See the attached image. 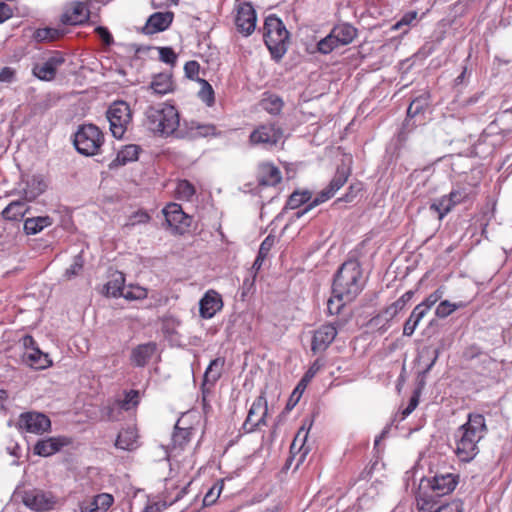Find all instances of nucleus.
<instances>
[{"label": "nucleus", "mask_w": 512, "mask_h": 512, "mask_svg": "<svg viewBox=\"0 0 512 512\" xmlns=\"http://www.w3.org/2000/svg\"><path fill=\"white\" fill-rule=\"evenodd\" d=\"M459 481L457 473H436L433 477L422 478L415 496L417 510L431 512L439 499L455 490Z\"/></svg>", "instance_id": "obj_1"}, {"label": "nucleus", "mask_w": 512, "mask_h": 512, "mask_svg": "<svg viewBox=\"0 0 512 512\" xmlns=\"http://www.w3.org/2000/svg\"><path fill=\"white\" fill-rule=\"evenodd\" d=\"M488 432L485 417L480 413H469L467 421L456 432L455 454L461 462L472 461L479 453L478 443Z\"/></svg>", "instance_id": "obj_2"}, {"label": "nucleus", "mask_w": 512, "mask_h": 512, "mask_svg": "<svg viewBox=\"0 0 512 512\" xmlns=\"http://www.w3.org/2000/svg\"><path fill=\"white\" fill-rule=\"evenodd\" d=\"M350 261L339 268L334 277L331 297L327 301L329 314L338 315L343 322L352 316V272Z\"/></svg>", "instance_id": "obj_3"}, {"label": "nucleus", "mask_w": 512, "mask_h": 512, "mask_svg": "<svg viewBox=\"0 0 512 512\" xmlns=\"http://www.w3.org/2000/svg\"><path fill=\"white\" fill-rule=\"evenodd\" d=\"M144 125L159 137H182L178 132L180 116L178 110L170 104L160 103L149 106L144 113Z\"/></svg>", "instance_id": "obj_4"}, {"label": "nucleus", "mask_w": 512, "mask_h": 512, "mask_svg": "<svg viewBox=\"0 0 512 512\" xmlns=\"http://www.w3.org/2000/svg\"><path fill=\"white\" fill-rule=\"evenodd\" d=\"M264 41L271 55L280 59L287 51L289 32L282 20L275 15H269L264 22Z\"/></svg>", "instance_id": "obj_5"}, {"label": "nucleus", "mask_w": 512, "mask_h": 512, "mask_svg": "<svg viewBox=\"0 0 512 512\" xmlns=\"http://www.w3.org/2000/svg\"><path fill=\"white\" fill-rule=\"evenodd\" d=\"M103 142V133L93 124L80 126L74 134V146L80 154L85 156L98 154Z\"/></svg>", "instance_id": "obj_6"}, {"label": "nucleus", "mask_w": 512, "mask_h": 512, "mask_svg": "<svg viewBox=\"0 0 512 512\" xmlns=\"http://www.w3.org/2000/svg\"><path fill=\"white\" fill-rule=\"evenodd\" d=\"M112 135L121 139L132 120L130 106L124 101H116L110 105L106 112Z\"/></svg>", "instance_id": "obj_7"}, {"label": "nucleus", "mask_w": 512, "mask_h": 512, "mask_svg": "<svg viewBox=\"0 0 512 512\" xmlns=\"http://www.w3.org/2000/svg\"><path fill=\"white\" fill-rule=\"evenodd\" d=\"M283 139V130L274 123H265L257 126L249 136L252 146H260L264 149L276 147Z\"/></svg>", "instance_id": "obj_8"}, {"label": "nucleus", "mask_w": 512, "mask_h": 512, "mask_svg": "<svg viewBox=\"0 0 512 512\" xmlns=\"http://www.w3.org/2000/svg\"><path fill=\"white\" fill-rule=\"evenodd\" d=\"M350 42H352V26L342 23L336 25L325 38L318 42V50L323 54H328Z\"/></svg>", "instance_id": "obj_9"}, {"label": "nucleus", "mask_w": 512, "mask_h": 512, "mask_svg": "<svg viewBox=\"0 0 512 512\" xmlns=\"http://www.w3.org/2000/svg\"><path fill=\"white\" fill-rule=\"evenodd\" d=\"M16 427L20 432L43 434L50 429L51 421L43 413L28 411L19 415Z\"/></svg>", "instance_id": "obj_10"}, {"label": "nucleus", "mask_w": 512, "mask_h": 512, "mask_svg": "<svg viewBox=\"0 0 512 512\" xmlns=\"http://www.w3.org/2000/svg\"><path fill=\"white\" fill-rule=\"evenodd\" d=\"M350 169L349 168H341L338 169L335 176L331 180L328 187L323 189L321 192L317 194L312 203H310L307 207H305L302 211H298L296 213V217L300 218L313 207L326 202L330 198L334 196V194L345 184L348 179Z\"/></svg>", "instance_id": "obj_11"}, {"label": "nucleus", "mask_w": 512, "mask_h": 512, "mask_svg": "<svg viewBox=\"0 0 512 512\" xmlns=\"http://www.w3.org/2000/svg\"><path fill=\"white\" fill-rule=\"evenodd\" d=\"M256 12L249 3H242L238 6L235 18L237 30L245 36L251 35L256 28Z\"/></svg>", "instance_id": "obj_12"}, {"label": "nucleus", "mask_w": 512, "mask_h": 512, "mask_svg": "<svg viewBox=\"0 0 512 512\" xmlns=\"http://www.w3.org/2000/svg\"><path fill=\"white\" fill-rule=\"evenodd\" d=\"M93 0H86V2L74 1L67 5L64 13L61 16V21L64 24L79 25L84 23L89 18L88 5L92 4Z\"/></svg>", "instance_id": "obj_13"}, {"label": "nucleus", "mask_w": 512, "mask_h": 512, "mask_svg": "<svg viewBox=\"0 0 512 512\" xmlns=\"http://www.w3.org/2000/svg\"><path fill=\"white\" fill-rule=\"evenodd\" d=\"M163 213L168 225L176 232L183 233L191 224V218L177 203L168 204L163 209Z\"/></svg>", "instance_id": "obj_14"}, {"label": "nucleus", "mask_w": 512, "mask_h": 512, "mask_svg": "<svg viewBox=\"0 0 512 512\" xmlns=\"http://www.w3.org/2000/svg\"><path fill=\"white\" fill-rule=\"evenodd\" d=\"M267 415V403L263 396H259L252 403L247 418L244 422V429L248 432L254 431L258 426L264 424Z\"/></svg>", "instance_id": "obj_15"}, {"label": "nucleus", "mask_w": 512, "mask_h": 512, "mask_svg": "<svg viewBox=\"0 0 512 512\" xmlns=\"http://www.w3.org/2000/svg\"><path fill=\"white\" fill-rule=\"evenodd\" d=\"M64 63V57L55 53L43 63L34 65L32 72L35 77L43 81H51L55 78L57 69Z\"/></svg>", "instance_id": "obj_16"}, {"label": "nucleus", "mask_w": 512, "mask_h": 512, "mask_svg": "<svg viewBox=\"0 0 512 512\" xmlns=\"http://www.w3.org/2000/svg\"><path fill=\"white\" fill-rule=\"evenodd\" d=\"M114 503L111 494L100 493L79 503L74 512H106Z\"/></svg>", "instance_id": "obj_17"}, {"label": "nucleus", "mask_w": 512, "mask_h": 512, "mask_svg": "<svg viewBox=\"0 0 512 512\" xmlns=\"http://www.w3.org/2000/svg\"><path fill=\"white\" fill-rule=\"evenodd\" d=\"M223 307L221 295L215 290H208L199 301V313L204 319L215 316Z\"/></svg>", "instance_id": "obj_18"}, {"label": "nucleus", "mask_w": 512, "mask_h": 512, "mask_svg": "<svg viewBox=\"0 0 512 512\" xmlns=\"http://www.w3.org/2000/svg\"><path fill=\"white\" fill-rule=\"evenodd\" d=\"M71 443L70 439L64 436L49 437L36 442L34 446V454L48 457L59 452L63 447Z\"/></svg>", "instance_id": "obj_19"}, {"label": "nucleus", "mask_w": 512, "mask_h": 512, "mask_svg": "<svg viewBox=\"0 0 512 512\" xmlns=\"http://www.w3.org/2000/svg\"><path fill=\"white\" fill-rule=\"evenodd\" d=\"M337 335L336 328L332 325H323L314 331L312 337V352H321L326 350L334 341Z\"/></svg>", "instance_id": "obj_20"}, {"label": "nucleus", "mask_w": 512, "mask_h": 512, "mask_svg": "<svg viewBox=\"0 0 512 512\" xmlns=\"http://www.w3.org/2000/svg\"><path fill=\"white\" fill-rule=\"evenodd\" d=\"M430 95L425 92L415 99H413L407 109V119L405 120L401 131L399 132V139L405 141L407 139L406 128L409 126L410 119L422 113L429 105Z\"/></svg>", "instance_id": "obj_21"}, {"label": "nucleus", "mask_w": 512, "mask_h": 512, "mask_svg": "<svg viewBox=\"0 0 512 512\" xmlns=\"http://www.w3.org/2000/svg\"><path fill=\"white\" fill-rule=\"evenodd\" d=\"M257 179L260 185L275 186L280 183L282 174L279 168L271 162H262L258 165Z\"/></svg>", "instance_id": "obj_22"}, {"label": "nucleus", "mask_w": 512, "mask_h": 512, "mask_svg": "<svg viewBox=\"0 0 512 512\" xmlns=\"http://www.w3.org/2000/svg\"><path fill=\"white\" fill-rule=\"evenodd\" d=\"M173 20V13L171 12H157L152 14L144 28L143 31L145 34L152 35L158 32H162L166 30L172 23Z\"/></svg>", "instance_id": "obj_23"}, {"label": "nucleus", "mask_w": 512, "mask_h": 512, "mask_svg": "<svg viewBox=\"0 0 512 512\" xmlns=\"http://www.w3.org/2000/svg\"><path fill=\"white\" fill-rule=\"evenodd\" d=\"M138 431L135 427H127L122 429L115 440L114 446L117 449L125 451H134L139 447Z\"/></svg>", "instance_id": "obj_24"}, {"label": "nucleus", "mask_w": 512, "mask_h": 512, "mask_svg": "<svg viewBox=\"0 0 512 512\" xmlns=\"http://www.w3.org/2000/svg\"><path fill=\"white\" fill-rule=\"evenodd\" d=\"M23 503L32 510L46 511L52 508L54 502L42 491H28L23 496Z\"/></svg>", "instance_id": "obj_25"}, {"label": "nucleus", "mask_w": 512, "mask_h": 512, "mask_svg": "<svg viewBox=\"0 0 512 512\" xmlns=\"http://www.w3.org/2000/svg\"><path fill=\"white\" fill-rule=\"evenodd\" d=\"M46 189V184L39 176H32L25 182V186L22 188V194L27 202L35 200L40 196Z\"/></svg>", "instance_id": "obj_26"}, {"label": "nucleus", "mask_w": 512, "mask_h": 512, "mask_svg": "<svg viewBox=\"0 0 512 512\" xmlns=\"http://www.w3.org/2000/svg\"><path fill=\"white\" fill-rule=\"evenodd\" d=\"M125 289V276L122 272L115 271L110 275L108 282L104 285V293L114 298L121 297Z\"/></svg>", "instance_id": "obj_27"}, {"label": "nucleus", "mask_w": 512, "mask_h": 512, "mask_svg": "<svg viewBox=\"0 0 512 512\" xmlns=\"http://www.w3.org/2000/svg\"><path fill=\"white\" fill-rule=\"evenodd\" d=\"M150 88L157 95H165L173 90L172 77L168 73H160L153 77Z\"/></svg>", "instance_id": "obj_28"}, {"label": "nucleus", "mask_w": 512, "mask_h": 512, "mask_svg": "<svg viewBox=\"0 0 512 512\" xmlns=\"http://www.w3.org/2000/svg\"><path fill=\"white\" fill-rule=\"evenodd\" d=\"M53 224L50 216H38L27 218L24 222V230L28 235H35Z\"/></svg>", "instance_id": "obj_29"}, {"label": "nucleus", "mask_w": 512, "mask_h": 512, "mask_svg": "<svg viewBox=\"0 0 512 512\" xmlns=\"http://www.w3.org/2000/svg\"><path fill=\"white\" fill-rule=\"evenodd\" d=\"M23 361L35 370H43L52 365L49 354H24Z\"/></svg>", "instance_id": "obj_30"}, {"label": "nucleus", "mask_w": 512, "mask_h": 512, "mask_svg": "<svg viewBox=\"0 0 512 512\" xmlns=\"http://www.w3.org/2000/svg\"><path fill=\"white\" fill-rule=\"evenodd\" d=\"M27 212L25 202L21 200L12 201L3 211L2 216L7 220H20Z\"/></svg>", "instance_id": "obj_31"}, {"label": "nucleus", "mask_w": 512, "mask_h": 512, "mask_svg": "<svg viewBox=\"0 0 512 512\" xmlns=\"http://www.w3.org/2000/svg\"><path fill=\"white\" fill-rule=\"evenodd\" d=\"M139 155V147L137 145H126L118 153L113 161L115 165H126L127 163L136 161Z\"/></svg>", "instance_id": "obj_32"}, {"label": "nucleus", "mask_w": 512, "mask_h": 512, "mask_svg": "<svg viewBox=\"0 0 512 512\" xmlns=\"http://www.w3.org/2000/svg\"><path fill=\"white\" fill-rule=\"evenodd\" d=\"M225 360L224 358H216L210 362L205 373L204 379L206 383H210L214 385L216 381L220 378L223 370Z\"/></svg>", "instance_id": "obj_33"}, {"label": "nucleus", "mask_w": 512, "mask_h": 512, "mask_svg": "<svg viewBox=\"0 0 512 512\" xmlns=\"http://www.w3.org/2000/svg\"><path fill=\"white\" fill-rule=\"evenodd\" d=\"M192 436L191 428H180L178 423L175 425V430L172 434L173 449L182 450L188 444Z\"/></svg>", "instance_id": "obj_34"}, {"label": "nucleus", "mask_w": 512, "mask_h": 512, "mask_svg": "<svg viewBox=\"0 0 512 512\" xmlns=\"http://www.w3.org/2000/svg\"><path fill=\"white\" fill-rule=\"evenodd\" d=\"M121 404L115 400L103 406L100 410L101 418L106 421H119L122 415Z\"/></svg>", "instance_id": "obj_35"}, {"label": "nucleus", "mask_w": 512, "mask_h": 512, "mask_svg": "<svg viewBox=\"0 0 512 512\" xmlns=\"http://www.w3.org/2000/svg\"><path fill=\"white\" fill-rule=\"evenodd\" d=\"M175 194L178 199L189 201L195 195V187L188 180H179L176 184Z\"/></svg>", "instance_id": "obj_36"}, {"label": "nucleus", "mask_w": 512, "mask_h": 512, "mask_svg": "<svg viewBox=\"0 0 512 512\" xmlns=\"http://www.w3.org/2000/svg\"><path fill=\"white\" fill-rule=\"evenodd\" d=\"M63 35V30L57 28H41L35 31L34 39L43 42V41H54L60 38Z\"/></svg>", "instance_id": "obj_37"}, {"label": "nucleus", "mask_w": 512, "mask_h": 512, "mask_svg": "<svg viewBox=\"0 0 512 512\" xmlns=\"http://www.w3.org/2000/svg\"><path fill=\"white\" fill-rule=\"evenodd\" d=\"M403 306L397 300L393 302L390 306H388L382 314L377 317L371 319L370 324L373 326L378 325V322L381 318H384L385 321L389 322L392 320L401 310H403Z\"/></svg>", "instance_id": "obj_38"}, {"label": "nucleus", "mask_w": 512, "mask_h": 512, "mask_svg": "<svg viewBox=\"0 0 512 512\" xmlns=\"http://www.w3.org/2000/svg\"><path fill=\"white\" fill-rule=\"evenodd\" d=\"M261 106L268 113L277 115L283 107V101L276 95H270L261 101Z\"/></svg>", "instance_id": "obj_39"}, {"label": "nucleus", "mask_w": 512, "mask_h": 512, "mask_svg": "<svg viewBox=\"0 0 512 512\" xmlns=\"http://www.w3.org/2000/svg\"><path fill=\"white\" fill-rule=\"evenodd\" d=\"M437 356L438 354H434L432 358H427V360H429L430 362L426 365V367L423 370L418 371L416 378V387L413 391H418V395L420 396L426 385V376L428 372L431 370L432 366L435 364Z\"/></svg>", "instance_id": "obj_40"}, {"label": "nucleus", "mask_w": 512, "mask_h": 512, "mask_svg": "<svg viewBox=\"0 0 512 512\" xmlns=\"http://www.w3.org/2000/svg\"><path fill=\"white\" fill-rule=\"evenodd\" d=\"M121 297L126 300H141L147 297V290L138 285H128L125 286Z\"/></svg>", "instance_id": "obj_41"}, {"label": "nucleus", "mask_w": 512, "mask_h": 512, "mask_svg": "<svg viewBox=\"0 0 512 512\" xmlns=\"http://www.w3.org/2000/svg\"><path fill=\"white\" fill-rule=\"evenodd\" d=\"M272 244H273V240L270 237H267L261 243L258 255H257V257H256V259H255V261L253 263V266H252V268L254 270L258 271L261 268L262 263H263L265 257L267 256V254L269 253Z\"/></svg>", "instance_id": "obj_42"}, {"label": "nucleus", "mask_w": 512, "mask_h": 512, "mask_svg": "<svg viewBox=\"0 0 512 512\" xmlns=\"http://www.w3.org/2000/svg\"><path fill=\"white\" fill-rule=\"evenodd\" d=\"M454 206L451 204L447 195L442 196L431 205V209H434L439 214V219H442L448 214Z\"/></svg>", "instance_id": "obj_43"}, {"label": "nucleus", "mask_w": 512, "mask_h": 512, "mask_svg": "<svg viewBox=\"0 0 512 512\" xmlns=\"http://www.w3.org/2000/svg\"><path fill=\"white\" fill-rule=\"evenodd\" d=\"M124 411H128L136 407L139 403V392L137 390H130L125 394L124 399L117 400Z\"/></svg>", "instance_id": "obj_44"}, {"label": "nucleus", "mask_w": 512, "mask_h": 512, "mask_svg": "<svg viewBox=\"0 0 512 512\" xmlns=\"http://www.w3.org/2000/svg\"><path fill=\"white\" fill-rule=\"evenodd\" d=\"M310 199V193L305 192H294L291 194L287 201V206L290 209H297L300 205L306 203Z\"/></svg>", "instance_id": "obj_45"}, {"label": "nucleus", "mask_w": 512, "mask_h": 512, "mask_svg": "<svg viewBox=\"0 0 512 512\" xmlns=\"http://www.w3.org/2000/svg\"><path fill=\"white\" fill-rule=\"evenodd\" d=\"M307 436L308 432L305 431L304 427H301L291 444V450L298 448L299 451H303V456L306 455L308 453V448H305Z\"/></svg>", "instance_id": "obj_46"}, {"label": "nucleus", "mask_w": 512, "mask_h": 512, "mask_svg": "<svg viewBox=\"0 0 512 512\" xmlns=\"http://www.w3.org/2000/svg\"><path fill=\"white\" fill-rule=\"evenodd\" d=\"M201 83L202 87L198 93L199 98L208 106H211L214 102V91L207 81L201 80Z\"/></svg>", "instance_id": "obj_47"}, {"label": "nucleus", "mask_w": 512, "mask_h": 512, "mask_svg": "<svg viewBox=\"0 0 512 512\" xmlns=\"http://www.w3.org/2000/svg\"><path fill=\"white\" fill-rule=\"evenodd\" d=\"M444 292L442 288H438L433 293H431L429 296H427L421 303H419V306H422L425 311H429L432 306H434L443 296Z\"/></svg>", "instance_id": "obj_48"}, {"label": "nucleus", "mask_w": 512, "mask_h": 512, "mask_svg": "<svg viewBox=\"0 0 512 512\" xmlns=\"http://www.w3.org/2000/svg\"><path fill=\"white\" fill-rule=\"evenodd\" d=\"M16 348L19 350H29L33 352H42L36 345L34 339L30 335H23L19 338Z\"/></svg>", "instance_id": "obj_49"}, {"label": "nucleus", "mask_w": 512, "mask_h": 512, "mask_svg": "<svg viewBox=\"0 0 512 512\" xmlns=\"http://www.w3.org/2000/svg\"><path fill=\"white\" fill-rule=\"evenodd\" d=\"M306 387L307 385L300 380L288 400L287 409L293 408L298 403Z\"/></svg>", "instance_id": "obj_50"}, {"label": "nucleus", "mask_w": 512, "mask_h": 512, "mask_svg": "<svg viewBox=\"0 0 512 512\" xmlns=\"http://www.w3.org/2000/svg\"><path fill=\"white\" fill-rule=\"evenodd\" d=\"M454 312V309L452 307V302L449 300H443L441 301L435 310V315L438 318H446L450 316Z\"/></svg>", "instance_id": "obj_51"}, {"label": "nucleus", "mask_w": 512, "mask_h": 512, "mask_svg": "<svg viewBox=\"0 0 512 512\" xmlns=\"http://www.w3.org/2000/svg\"><path fill=\"white\" fill-rule=\"evenodd\" d=\"M323 366V362L320 359H317L313 362V364L306 371L301 381L308 385V383L315 377V375L320 371Z\"/></svg>", "instance_id": "obj_52"}, {"label": "nucleus", "mask_w": 512, "mask_h": 512, "mask_svg": "<svg viewBox=\"0 0 512 512\" xmlns=\"http://www.w3.org/2000/svg\"><path fill=\"white\" fill-rule=\"evenodd\" d=\"M83 267V261L80 256H76L74 258L73 263L66 269L64 276L67 279H71L72 277L79 274V272L82 270Z\"/></svg>", "instance_id": "obj_53"}, {"label": "nucleus", "mask_w": 512, "mask_h": 512, "mask_svg": "<svg viewBox=\"0 0 512 512\" xmlns=\"http://www.w3.org/2000/svg\"><path fill=\"white\" fill-rule=\"evenodd\" d=\"M417 18L416 11H409L405 13L402 18L397 21L393 26V30H399L402 26H409Z\"/></svg>", "instance_id": "obj_54"}, {"label": "nucleus", "mask_w": 512, "mask_h": 512, "mask_svg": "<svg viewBox=\"0 0 512 512\" xmlns=\"http://www.w3.org/2000/svg\"><path fill=\"white\" fill-rule=\"evenodd\" d=\"M159 58L164 63L174 64L177 56L170 47H161L159 48Z\"/></svg>", "instance_id": "obj_55"}, {"label": "nucleus", "mask_w": 512, "mask_h": 512, "mask_svg": "<svg viewBox=\"0 0 512 512\" xmlns=\"http://www.w3.org/2000/svg\"><path fill=\"white\" fill-rule=\"evenodd\" d=\"M420 400V395H418V391H413L408 406L402 411V419H405L409 416L418 406Z\"/></svg>", "instance_id": "obj_56"}, {"label": "nucleus", "mask_w": 512, "mask_h": 512, "mask_svg": "<svg viewBox=\"0 0 512 512\" xmlns=\"http://www.w3.org/2000/svg\"><path fill=\"white\" fill-rule=\"evenodd\" d=\"M468 194L467 192L462 189V190H452L448 195L447 197L449 198L451 204L453 206L463 202L466 198H467Z\"/></svg>", "instance_id": "obj_57"}, {"label": "nucleus", "mask_w": 512, "mask_h": 512, "mask_svg": "<svg viewBox=\"0 0 512 512\" xmlns=\"http://www.w3.org/2000/svg\"><path fill=\"white\" fill-rule=\"evenodd\" d=\"M200 66L196 61H189L184 66L185 74L188 78L193 79L199 73Z\"/></svg>", "instance_id": "obj_58"}, {"label": "nucleus", "mask_w": 512, "mask_h": 512, "mask_svg": "<svg viewBox=\"0 0 512 512\" xmlns=\"http://www.w3.org/2000/svg\"><path fill=\"white\" fill-rule=\"evenodd\" d=\"M196 132L194 133L195 136H209V135H215L216 128L212 125H196Z\"/></svg>", "instance_id": "obj_59"}, {"label": "nucleus", "mask_w": 512, "mask_h": 512, "mask_svg": "<svg viewBox=\"0 0 512 512\" xmlns=\"http://www.w3.org/2000/svg\"><path fill=\"white\" fill-rule=\"evenodd\" d=\"M150 354H132L130 361L131 364L137 367L145 366L149 361Z\"/></svg>", "instance_id": "obj_60"}, {"label": "nucleus", "mask_w": 512, "mask_h": 512, "mask_svg": "<svg viewBox=\"0 0 512 512\" xmlns=\"http://www.w3.org/2000/svg\"><path fill=\"white\" fill-rule=\"evenodd\" d=\"M15 79V70L11 67H4L0 71V82L11 83Z\"/></svg>", "instance_id": "obj_61"}, {"label": "nucleus", "mask_w": 512, "mask_h": 512, "mask_svg": "<svg viewBox=\"0 0 512 512\" xmlns=\"http://www.w3.org/2000/svg\"><path fill=\"white\" fill-rule=\"evenodd\" d=\"M496 129H497V125L495 123L492 122L491 124H489L487 129L481 135V140L485 143H490L492 145H496V143L494 141L490 140L492 135L496 132Z\"/></svg>", "instance_id": "obj_62"}, {"label": "nucleus", "mask_w": 512, "mask_h": 512, "mask_svg": "<svg viewBox=\"0 0 512 512\" xmlns=\"http://www.w3.org/2000/svg\"><path fill=\"white\" fill-rule=\"evenodd\" d=\"M428 312L422 308V306L416 305L412 310L409 318H411L418 325L419 322L424 318Z\"/></svg>", "instance_id": "obj_63"}, {"label": "nucleus", "mask_w": 512, "mask_h": 512, "mask_svg": "<svg viewBox=\"0 0 512 512\" xmlns=\"http://www.w3.org/2000/svg\"><path fill=\"white\" fill-rule=\"evenodd\" d=\"M95 31L106 45H110L113 42L112 35L105 27L99 26Z\"/></svg>", "instance_id": "obj_64"}]
</instances>
